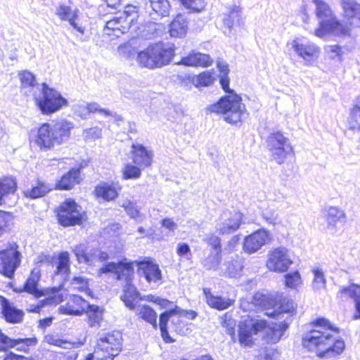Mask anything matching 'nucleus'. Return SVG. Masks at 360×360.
Returning <instances> with one entry per match:
<instances>
[{"instance_id": "f3484780", "label": "nucleus", "mask_w": 360, "mask_h": 360, "mask_svg": "<svg viewBox=\"0 0 360 360\" xmlns=\"http://www.w3.org/2000/svg\"><path fill=\"white\" fill-rule=\"evenodd\" d=\"M271 240L269 231L259 229L246 236L243 241V250L249 254L255 253Z\"/></svg>"}, {"instance_id": "49530a36", "label": "nucleus", "mask_w": 360, "mask_h": 360, "mask_svg": "<svg viewBox=\"0 0 360 360\" xmlns=\"http://www.w3.org/2000/svg\"><path fill=\"white\" fill-rule=\"evenodd\" d=\"M44 342L63 349H71L75 345L74 342L60 339L58 335L51 334H48L44 336Z\"/></svg>"}, {"instance_id": "2f4dec72", "label": "nucleus", "mask_w": 360, "mask_h": 360, "mask_svg": "<svg viewBox=\"0 0 360 360\" xmlns=\"http://www.w3.org/2000/svg\"><path fill=\"white\" fill-rule=\"evenodd\" d=\"M183 310L178 306H175L174 308L170 309L168 311H165L160 316V329L161 331V335L162 339L166 342H172L174 340L169 335V333L167 328V324L169 318L175 314H181Z\"/></svg>"}, {"instance_id": "37998d69", "label": "nucleus", "mask_w": 360, "mask_h": 360, "mask_svg": "<svg viewBox=\"0 0 360 360\" xmlns=\"http://www.w3.org/2000/svg\"><path fill=\"white\" fill-rule=\"evenodd\" d=\"M238 329V338L240 343L245 347H250L252 344V335H255L250 328L243 321L240 322Z\"/></svg>"}, {"instance_id": "052dcab7", "label": "nucleus", "mask_w": 360, "mask_h": 360, "mask_svg": "<svg viewBox=\"0 0 360 360\" xmlns=\"http://www.w3.org/2000/svg\"><path fill=\"white\" fill-rule=\"evenodd\" d=\"M176 254L181 258L190 259L192 253L189 245L186 243H179L176 246Z\"/></svg>"}, {"instance_id": "393cba45", "label": "nucleus", "mask_w": 360, "mask_h": 360, "mask_svg": "<svg viewBox=\"0 0 360 360\" xmlns=\"http://www.w3.org/2000/svg\"><path fill=\"white\" fill-rule=\"evenodd\" d=\"M21 85V92L25 95L30 96L32 94L34 96L37 94L34 89L41 90V87L38 84L35 76L30 71L25 70L18 74Z\"/></svg>"}, {"instance_id": "0eeeda50", "label": "nucleus", "mask_w": 360, "mask_h": 360, "mask_svg": "<svg viewBox=\"0 0 360 360\" xmlns=\"http://www.w3.org/2000/svg\"><path fill=\"white\" fill-rule=\"evenodd\" d=\"M36 103L44 115H50L68 105V101L60 93L43 83L38 94L34 95Z\"/></svg>"}, {"instance_id": "a878e982", "label": "nucleus", "mask_w": 360, "mask_h": 360, "mask_svg": "<svg viewBox=\"0 0 360 360\" xmlns=\"http://www.w3.org/2000/svg\"><path fill=\"white\" fill-rule=\"evenodd\" d=\"M131 24L120 13H116L113 18L108 20L105 24V28L112 31V34L115 37H120L121 34L127 32L131 27Z\"/></svg>"}, {"instance_id": "f257e3e1", "label": "nucleus", "mask_w": 360, "mask_h": 360, "mask_svg": "<svg viewBox=\"0 0 360 360\" xmlns=\"http://www.w3.org/2000/svg\"><path fill=\"white\" fill-rule=\"evenodd\" d=\"M315 328L305 333L302 337V345L309 351H314L319 356H330L340 354L345 347L342 340H336L333 333H338L325 318H319L314 321Z\"/></svg>"}, {"instance_id": "f704fd0d", "label": "nucleus", "mask_w": 360, "mask_h": 360, "mask_svg": "<svg viewBox=\"0 0 360 360\" xmlns=\"http://www.w3.org/2000/svg\"><path fill=\"white\" fill-rule=\"evenodd\" d=\"M56 14L63 20H67L70 24L80 33H84V30L75 22L77 18V11L72 10L70 6L60 5L56 11Z\"/></svg>"}, {"instance_id": "6ab92c4d", "label": "nucleus", "mask_w": 360, "mask_h": 360, "mask_svg": "<svg viewBox=\"0 0 360 360\" xmlns=\"http://www.w3.org/2000/svg\"><path fill=\"white\" fill-rule=\"evenodd\" d=\"M131 160L134 164L145 169L150 167L153 161V150L141 143H133L131 148Z\"/></svg>"}, {"instance_id": "a18cd8bd", "label": "nucleus", "mask_w": 360, "mask_h": 360, "mask_svg": "<svg viewBox=\"0 0 360 360\" xmlns=\"http://www.w3.org/2000/svg\"><path fill=\"white\" fill-rule=\"evenodd\" d=\"M221 259L220 252H211L202 262V264L207 270L217 271L219 269V264Z\"/></svg>"}, {"instance_id": "c03bdc74", "label": "nucleus", "mask_w": 360, "mask_h": 360, "mask_svg": "<svg viewBox=\"0 0 360 360\" xmlns=\"http://www.w3.org/2000/svg\"><path fill=\"white\" fill-rule=\"evenodd\" d=\"M314 278L311 286L314 291L319 292L324 289L326 286V278L322 269L314 267L312 269Z\"/></svg>"}, {"instance_id": "72a5a7b5", "label": "nucleus", "mask_w": 360, "mask_h": 360, "mask_svg": "<svg viewBox=\"0 0 360 360\" xmlns=\"http://www.w3.org/2000/svg\"><path fill=\"white\" fill-rule=\"evenodd\" d=\"M188 22L182 15H178L169 25V34L172 37L182 38L186 35Z\"/></svg>"}, {"instance_id": "423d86ee", "label": "nucleus", "mask_w": 360, "mask_h": 360, "mask_svg": "<svg viewBox=\"0 0 360 360\" xmlns=\"http://www.w3.org/2000/svg\"><path fill=\"white\" fill-rule=\"evenodd\" d=\"M122 336L115 330L101 334L97 340L93 354H89L85 360H113L122 349Z\"/></svg>"}, {"instance_id": "09e8293b", "label": "nucleus", "mask_w": 360, "mask_h": 360, "mask_svg": "<svg viewBox=\"0 0 360 360\" xmlns=\"http://www.w3.org/2000/svg\"><path fill=\"white\" fill-rule=\"evenodd\" d=\"M143 169L141 167L127 163L123 169V178L124 179H137L141 176V170Z\"/></svg>"}, {"instance_id": "8fccbe9b", "label": "nucleus", "mask_w": 360, "mask_h": 360, "mask_svg": "<svg viewBox=\"0 0 360 360\" xmlns=\"http://www.w3.org/2000/svg\"><path fill=\"white\" fill-rule=\"evenodd\" d=\"M191 82L197 87L207 86L213 82L212 73L210 71L204 72L198 75L193 76Z\"/></svg>"}, {"instance_id": "9d476101", "label": "nucleus", "mask_w": 360, "mask_h": 360, "mask_svg": "<svg viewBox=\"0 0 360 360\" xmlns=\"http://www.w3.org/2000/svg\"><path fill=\"white\" fill-rule=\"evenodd\" d=\"M19 245L15 243H8L6 248L0 250V273L11 278L21 263L22 255Z\"/></svg>"}, {"instance_id": "ea45409f", "label": "nucleus", "mask_w": 360, "mask_h": 360, "mask_svg": "<svg viewBox=\"0 0 360 360\" xmlns=\"http://www.w3.org/2000/svg\"><path fill=\"white\" fill-rule=\"evenodd\" d=\"M153 14L163 18L169 15L171 6L168 0H149ZM150 15L153 13H150Z\"/></svg>"}, {"instance_id": "3c124183", "label": "nucleus", "mask_w": 360, "mask_h": 360, "mask_svg": "<svg viewBox=\"0 0 360 360\" xmlns=\"http://www.w3.org/2000/svg\"><path fill=\"white\" fill-rule=\"evenodd\" d=\"M71 288L78 290L79 291L85 292L86 293L90 292L89 288V281L84 276H75L70 281Z\"/></svg>"}, {"instance_id": "ddd939ff", "label": "nucleus", "mask_w": 360, "mask_h": 360, "mask_svg": "<svg viewBox=\"0 0 360 360\" xmlns=\"http://www.w3.org/2000/svg\"><path fill=\"white\" fill-rule=\"evenodd\" d=\"M243 214L236 210H224L217 224V231L221 235L231 234L237 231L242 223Z\"/></svg>"}, {"instance_id": "bb28decb", "label": "nucleus", "mask_w": 360, "mask_h": 360, "mask_svg": "<svg viewBox=\"0 0 360 360\" xmlns=\"http://www.w3.org/2000/svg\"><path fill=\"white\" fill-rule=\"evenodd\" d=\"M212 60L207 54L193 51L187 56L183 57L180 63L187 66L207 67L212 64Z\"/></svg>"}, {"instance_id": "c9c22d12", "label": "nucleus", "mask_w": 360, "mask_h": 360, "mask_svg": "<svg viewBox=\"0 0 360 360\" xmlns=\"http://www.w3.org/2000/svg\"><path fill=\"white\" fill-rule=\"evenodd\" d=\"M17 190V181L11 176L0 179V205L5 203V198Z\"/></svg>"}, {"instance_id": "7ed1b4c3", "label": "nucleus", "mask_w": 360, "mask_h": 360, "mask_svg": "<svg viewBox=\"0 0 360 360\" xmlns=\"http://www.w3.org/2000/svg\"><path fill=\"white\" fill-rule=\"evenodd\" d=\"M316 14L319 20V27L315 30V35L324 38L328 35L339 37H350V30L333 16L332 11L323 0H314Z\"/></svg>"}, {"instance_id": "58836bf2", "label": "nucleus", "mask_w": 360, "mask_h": 360, "mask_svg": "<svg viewBox=\"0 0 360 360\" xmlns=\"http://www.w3.org/2000/svg\"><path fill=\"white\" fill-rule=\"evenodd\" d=\"M136 314L143 320L157 328V314L150 307L143 304L138 305L135 309Z\"/></svg>"}, {"instance_id": "7c9ffc66", "label": "nucleus", "mask_w": 360, "mask_h": 360, "mask_svg": "<svg viewBox=\"0 0 360 360\" xmlns=\"http://www.w3.org/2000/svg\"><path fill=\"white\" fill-rule=\"evenodd\" d=\"M207 304L217 310H224L233 304V301L229 298L221 297L212 295L209 289L203 290Z\"/></svg>"}, {"instance_id": "774afa93", "label": "nucleus", "mask_w": 360, "mask_h": 360, "mask_svg": "<svg viewBox=\"0 0 360 360\" xmlns=\"http://www.w3.org/2000/svg\"><path fill=\"white\" fill-rule=\"evenodd\" d=\"M277 354L274 351H265L260 353L256 360H277Z\"/></svg>"}, {"instance_id": "de8ad7c7", "label": "nucleus", "mask_w": 360, "mask_h": 360, "mask_svg": "<svg viewBox=\"0 0 360 360\" xmlns=\"http://www.w3.org/2000/svg\"><path fill=\"white\" fill-rule=\"evenodd\" d=\"M327 56L333 60L341 63L343 60V51L340 45H327L324 47Z\"/></svg>"}, {"instance_id": "cd10ccee", "label": "nucleus", "mask_w": 360, "mask_h": 360, "mask_svg": "<svg viewBox=\"0 0 360 360\" xmlns=\"http://www.w3.org/2000/svg\"><path fill=\"white\" fill-rule=\"evenodd\" d=\"M340 292L353 300L355 305L354 319H360V285L352 283L349 286L341 287Z\"/></svg>"}, {"instance_id": "1a4fd4ad", "label": "nucleus", "mask_w": 360, "mask_h": 360, "mask_svg": "<svg viewBox=\"0 0 360 360\" xmlns=\"http://www.w3.org/2000/svg\"><path fill=\"white\" fill-rule=\"evenodd\" d=\"M266 143L272 160L279 165L283 163L293 151L289 139L279 131L270 133Z\"/></svg>"}, {"instance_id": "4468645a", "label": "nucleus", "mask_w": 360, "mask_h": 360, "mask_svg": "<svg viewBox=\"0 0 360 360\" xmlns=\"http://www.w3.org/2000/svg\"><path fill=\"white\" fill-rule=\"evenodd\" d=\"M73 252L79 263L87 265H94L97 262H105L109 259L107 252L97 248H89L84 244H79L75 247Z\"/></svg>"}, {"instance_id": "c85d7f7f", "label": "nucleus", "mask_w": 360, "mask_h": 360, "mask_svg": "<svg viewBox=\"0 0 360 360\" xmlns=\"http://www.w3.org/2000/svg\"><path fill=\"white\" fill-rule=\"evenodd\" d=\"M121 188L117 184L102 182L96 187L94 191L97 197L106 201H110L117 198L118 191Z\"/></svg>"}, {"instance_id": "4d7b16f0", "label": "nucleus", "mask_w": 360, "mask_h": 360, "mask_svg": "<svg viewBox=\"0 0 360 360\" xmlns=\"http://www.w3.org/2000/svg\"><path fill=\"white\" fill-rule=\"evenodd\" d=\"M117 13L124 17L131 25H132L138 17V9L136 6L132 5L127 6L123 11H119Z\"/></svg>"}, {"instance_id": "9b49d317", "label": "nucleus", "mask_w": 360, "mask_h": 360, "mask_svg": "<svg viewBox=\"0 0 360 360\" xmlns=\"http://www.w3.org/2000/svg\"><path fill=\"white\" fill-rule=\"evenodd\" d=\"M282 313L278 314V319H282L284 314H287V317L281 321L279 323H271L267 325L266 333V339L268 342L276 343L278 342L283 335L284 331L288 328L290 323L292 321V316L295 313L294 303L292 301H288L287 305H282L281 307Z\"/></svg>"}, {"instance_id": "4be33fe9", "label": "nucleus", "mask_w": 360, "mask_h": 360, "mask_svg": "<svg viewBox=\"0 0 360 360\" xmlns=\"http://www.w3.org/2000/svg\"><path fill=\"white\" fill-rule=\"evenodd\" d=\"M0 304L3 316L7 322L18 323L22 321L25 315L22 310L16 308L13 303L4 297H0Z\"/></svg>"}, {"instance_id": "2eb2a0df", "label": "nucleus", "mask_w": 360, "mask_h": 360, "mask_svg": "<svg viewBox=\"0 0 360 360\" xmlns=\"http://www.w3.org/2000/svg\"><path fill=\"white\" fill-rule=\"evenodd\" d=\"M292 263L285 248H278L270 251L266 262L267 268L275 272H285Z\"/></svg>"}, {"instance_id": "69168bd1", "label": "nucleus", "mask_w": 360, "mask_h": 360, "mask_svg": "<svg viewBox=\"0 0 360 360\" xmlns=\"http://www.w3.org/2000/svg\"><path fill=\"white\" fill-rule=\"evenodd\" d=\"M127 213L133 219H137L140 217L139 210L135 203L128 202L122 205Z\"/></svg>"}, {"instance_id": "412c9836", "label": "nucleus", "mask_w": 360, "mask_h": 360, "mask_svg": "<svg viewBox=\"0 0 360 360\" xmlns=\"http://www.w3.org/2000/svg\"><path fill=\"white\" fill-rule=\"evenodd\" d=\"M344 18L351 26L360 28V3L356 0H341Z\"/></svg>"}, {"instance_id": "c756f323", "label": "nucleus", "mask_w": 360, "mask_h": 360, "mask_svg": "<svg viewBox=\"0 0 360 360\" xmlns=\"http://www.w3.org/2000/svg\"><path fill=\"white\" fill-rule=\"evenodd\" d=\"M241 18V10L239 6H233L229 8L228 13H224L222 18V22L224 28V32L229 34L231 32L232 27L239 23Z\"/></svg>"}, {"instance_id": "5fc2aeb1", "label": "nucleus", "mask_w": 360, "mask_h": 360, "mask_svg": "<svg viewBox=\"0 0 360 360\" xmlns=\"http://www.w3.org/2000/svg\"><path fill=\"white\" fill-rule=\"evenodd\" d=\"M285 284L288 288H296L302 284V278L300 273L295 271L285 275Z\"/></svg>"}, {"instance_id": "5701e85b", "label": "nucleus", "mask_w": 360, "mask_h": 360, "mask_svg": "<svg viewBox=\"0 0 360 360\" xmlns=\"http://www.w3.org/2000/svg\"><path fill=\"white\" fill-rule=\"evenodd\" d=\"M88 307V302L81 296L72 295L65 305L60 307L59 310L62 314L80 316Z\"/></svg>"}, {"instance_id": "bf43d9fd", "label": "nucleus", "mask_w": 360, "mask_h": 360, "mask_svg": "<svg viewBox=\"0 0 360 360\" xmlns=\"http://www.w3.org/2000/svg\"><path fill=\"white\" fill-rule=\"evenodd\" d=\"M15 339H12L2 333L0 330V352H6L9 349L14 348Z\"/></svg>"}, {"instance_id": "79ce46f5", "label": "nucleus", "mask_w": 360, "mask_h": 360, "mask_svg": "<svg viewBox=\"0 0 360 360\" xmlns=\"http://www.w3.org/2000/svg\"><path fill=\"white\" fill-rule=\"evenodd\" d=\"M89 317V323L90 326H99L100 322L103 319V309L94 304H89L84 311Z\"/></svg>"}, {"instance_id": "f03ea898", "label": "nucleus", "mask_w": 360, "mask_h": 360, "mask_svg": "<svg viewBox=\"0 0 360 360\" xmlns=\"http://www.w3.org/2000/svg\"><path fill=\"white\" fill-rule=\"evenodd\" d=\"M220 72V84L222 89L229 95L221 98L220 101L210 106L209 109L212 112L222 114L226 122L231 124H236L242 121L243 117L246 114L245 106L241 102V98L233 93L229 89V72L226 64L218 63Z\"/></svg>"}, {"instance_id": "0e129e2a", "label": "nucleus", "mask_w": 360, "mask_h": 360, "mask_svg": "<svg viewBox=\"0 0 360 360\" xmlns=\"http://www.w3.org/2000/svg\"><path fill=\"white\" fill-rule=\"evenodd\" d=\"M88 113L98 112L99 114L108 117L112 115V113L107 109L102 108L97 103H90L87 105Z\"/></svg>"}, {"instance_id": "603ef678", "label": "nucleus", "mask_w": 360, "mask_h": 360, "mask_svg": "<svg viewBox=\"0 0 360 360\" xmlns=\"http://www.w3.org/2000/svg\"><path fill=\"white\" fill-rule=\"evenodd\" d=\"M37 344V339L36 338H17L15 339L14 347L16 350L23 352H28L30 346H35Z\"/></svg>"}, {"instance_id": "e433bc0d", "label": "nucleus", "mask_w": 360, "mask_h": 360, "mask_svg": "<svg viewBox=\"0 0 360 360\" xmlns=\"http://www.w3.org/2000/svg\"><path fill=\"white\" fill-rule=\"evenodd\" d=\"M53 189V186L44 181H38L37 184L24 191V195L27 198L35 199L44 196L46 193Z\"/></svg>"}, {"instance_id": "13d9d810", "label": "nucleus", "mask_w": 360, "mask_h": 360, "mask_svg": "<svg viewBox=\"0 0 360 360\" xmlns=\"http://www.w3.org/2000/svg\"><path fill=\"white\" fill-rule=\"evenodd\" d=\"M13 219L11 213L0 210V235L8 229Z\"/></svg>"}, {"instance_id": "b1692460", "label": "nucleus", "mask_w": 360, "mask_h": 360, "mask_svg": "<svg viewBox=\"0 0 360 360\" xmlns=\"http://www.w3.org/2000/svg\"><path fill=\"white\" fill-rule=\"evenodd\" d=\"M326 223V229L332 233L336 231L338 222L345 223L346 214L344 210L337 207H330L324 216Z\"/></svg>"}, {"instance_id": "473e14b6", "label": "nucleus", "mask_w": 360, "mask_h": 360, "mask_svg": "<svg viewBox=\"0 0 360 360\" xmlns=\"http://www.w3.org/2000/svg\"><path fill=\"white\" fill-rule=\"evenodd\" d=\"M79 176L80 168H72L61 177L56 186L60 190H70L75 184H79Z\"/></svg>"}, {"instance_id": "a211bd4d", "label": "nucleus", "mask_w": 360, "mask_h": 360, "mask_svg": "<svg viewBox=\"0 0 360 360\" xmlns=\"http://www.w3.org/2000/svg\"><path fill=\"white\" fill-rule=\"evenodd\" d=\"M243 259L237 255H231L228 257L220 266L219 275L229 278H238L243 274Z\"/></svg>"}, {"instance_id": "a19ab883", "label": "nucleus", "mask_w": 360, "mask_h": 360, "mask_svg": "<svg viewBox=\"0 0 360 360\" xmlns=\"http://www.w3.org/2000/svg\"><path fill=\"white\" fill-rule=\"evenodd\" d=\"M56 271V273L59 275L65 276V278L69 276L70 274V255L68 252H60L57 259Z\"/></svg>"}, {"instance_id": "6e6d98bb", "label": "nucleus", "mask_w": 360, "mask_h": 360, "mask_svg": "<svg viewBox=\"0 0 360 360\" xmlns=\"http://www.w3.org/2000/svg\"><path fill=\"white\" fill-rule=\"evenodd\" d=\"M247 326H250L253 333L255 335L262 330H266L267 322L264 319H251L243 321Z\"/></svg>"}, {"instance_id": "680f3d73", "label": "nucleus", "mask_w": 360, "mask_h": 360, "mask_svg": "<svg viewBox=\"0 0 360 360\" xmlns=\"http://www.w3.org/2000/svg\"><path fill=\"white\" fill-rule=\"evenodd\" d=\"M205 241L214 248V252H221V238L219 236L214 234L208 235Z\"/></svg>"}, {"instance_id": "4c0bfd02", "label": "nucleus", "mask_w": 360, "mask_h": 360, "mask_svg": "<svg viewBox=\"0 0 360 360\" xmlns=\"http://www.w3.org/2000/svg\"><path fill=\"white\" fill-rule=\"evenodd\" d=\"M39 278L40 270L35 268L32 271L30 277L27 279L24 285V290L34 295L36 297H39L43 295L42 292L37 288Z\"/></svg>"}, {"instance_id": "e2e57ef3", "label": "nucleus", "mask_w": 360, "mask_h": 360, "mask_svg": "<svg viewBox=\"0 0 360 360\" xmlns=\"http://www.w3.org/2000/svg\"><path fill=\"white\" fill-rule=\"evenodd\" d=\"M349 129L360 132V112H350Z\"/></svg>"}, {"instance_id": "864d4df0", "label": "nucleus", "mask_w": 360, "mask_h": 360, "mask_svg": "<svg viewBox=\"0 0 360 360\" xmlns=\"http://www.w3.org/2000/svg\"><path fill=\"white\" fill-rule=\"evenodd\" d=\"M181 4L192 12L199 13L205 8V0H179Z\"/></svg>"}, {"instance_id": "39448f33", "label": "nucleus", "mask_w": 360, "mask_h": 360, "mask_svg": "<svg viewBox=\"0 0 360 360\" xmlns=\"http://www.w3.org/2000/svg\"><path fill=\"white\" fill-rule=\"evenodd\" d=\"M173 44L158 42L149 45L137 55V62L144 68L154 69L167 65L174 56Z\"/></svg>"}, {"instance_id": "f8f14e48", "label": "nucleus", "mask_w": 360, "mask_h": 360, "mask_svg": "<svg viewBox=\"0 0 360 360\" xmlns=\"http://www.w3.org/2000/svg\"><path fill=\"white\" fill-rule=\"evenodd\" d=\"M81 207L75 202L69 199L61 204L58 210V219L64 226L79 224L82 222V214Z\"/></svg>"}, {"instance_id": "20e7f679", "label": "nucleus", "mask_w": 360, "mask_h": 360, "mask_svg": "<svg viewBox=\"0 0 360 360\" xmlns=\"http://www.w3.org/2000/svg\"><path fill=\"white\" fill-rule=\"evenodd\" d=\"M74 124L65 120L44 123L38 129L36 142L40 148L51 149L68 141Z\"/></svg>"}, {"instance_id": "dca6fc26", "label": "nucleus", "mask_w": 360, "mask_h": 360, "mask_svg": "<svg viewBox=\"0 0 360 360\" xmlns=\"http://www.w3.org/2000/svg\"><path fill=\"white\" fill-rule=\"evenodd\" d=\"M134 263L138 266V274L140 277H143L149 283H158L162 280V271L159 265L152 259L147 258L142 261H135Z\"/></svg>"}, {"instance_id": "6e6552de", "label": "nucleus", "mask_w": 360, "mask_h": 360, "mask_svg": "<svg viewBox=\"0 0 360 360\" xmlns=\"http://www.w3.org/2000/svg\"><path fill=\"white\" fill-rule=\"evenodd\" d=\"M108 273L114 274L117 280L125 281L126 286L124 289V293L127 292L128 295L137 297L138 292L136 288L131 284V277L134 274L133 262H129L126 259L117 263L108 262L98 270V276Z\"/></svg>"}, {"instance_id": "338daca9", "label": "nucleus", "mask_w": 360, "mask_h": 360, "mask_svg": "<svg viewBox=\"0 0 360 360\" xmlns=\"http://www.w3.org/2000/svg\"><path fill=\"white\" fill-rule=\"evenodd\" d=\"M102 130L101 128L95 127L84 130L83 136L85 139H96L101 137Z\"/></svg>"}, {"instance_id": "aec40b11", "label": "nucleus", "mask_w": 360, "mask_h": 360, "mask_svg": "<svg viewBox=\"0 0 360 360\" xmlns=\"http://www.w3.org/2000/svg\"><path fill=\"white\" fill-rule=\"evenodd\" d=\"M294 51L306 62L310 63L318 58L320 49L314 44L304 43L300 39H294L291 43Z\"/></svg>"}]
</instances>
